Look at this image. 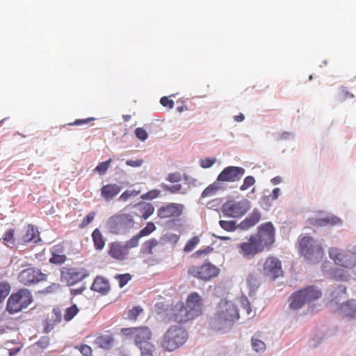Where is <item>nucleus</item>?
I'll use <instances>...</instances> for the list:
<instances>
[{"mask_svg":"<svg viewBox=\"0 0 356 356\" xmlns=\"http://www.w3.org/2000/svg\"><path fill=\"white\" fill-rule=\"evenodd\" d=\"M239 319L238 310L236 305L227 300H221L211 319V326L216 330L231 328Z\"/></svg>","mask_w":356,"mask_h":356,"instance_id":"f257e3e1","label":"nucleus"},{"mask_svg":"<svg viewBox=\"0 0 356 356\" xmlns=\"http://www.w3.org/2000/svg\"><path fill=\"white\" fill-rule=\"evenodd\" d=\"M120 333L127 337L133 338L136 346L141 350V353H145L146 356H151L153 345L149 341L152 338V332L148 327L122 328Z\"/></svg>","mask_w":356,"mask_h":356,"instance_id":"f03ea898","label":"nucleus"},{"mask_svg":"<svg viewBox=\"0 0 356 356\" xmlns=\"http://www.w3.org/2000/svg\"><path fill=\"white\" fill-rule=\"evenodd\" d=\"M298 250L307 260L314 264L321 261L324 255L321 243L309 236L299 238Z\"/></svg>","mask_w":356,"mask_h":356,"instance_id":"7ed1b4c3","label":"nucleus"},{"mask_svg":"<svg viewBox=\"0 0 356 356\" xmlns=\"http://www.w3.org/2000/svg\"><path fill=\"white\" fill-rule=\"evenodd\" d=\"M135 221L134 216L120 213L111 216L106 221V226L108 232L113 234H124L134 228Z\"/></svg>","mask_w":356,"mask_h":356,"instance_id":"20e7f679","label":"nucleus"},{"mask_svg":"<svg viewBox=\"0 0 356 356\" xmlns=\"http://www.w3.org/2000/svg\"><path fill=\"white\" fill-rule=\"evenodd\" d=\"M186 331L177 326L170 327L164 334L161 346L168 351H173L182 346L187 340Z\"/></svg>","mask_w":356,"mask_h":356,"instance_id":"39448f33","label":"nucleus"},{"mask_svg":"<svg viewBox=\"0 0 356 356\" xmlns=\"http://www.w3.org/2000/svg\"><path fill=\"white\" fill-rule=\"evenodd\" d=\"M32 301L33 296L31 291L27 289H20L12 293L8 298L6 309L10 314H16L28 307Z\"/></svg>","mask_w":356,"mask_h":356,"instance_id":"423d86ee","label":"nucleus"},{"mask_svg":"<svg viewBox=\"0 0 356 356\" xmlns=\"http://www.w3.org/2000/svg\"><path fill=\"white\" fill-rule=\"evenodd\" d=\"M322 296L320 290L314 286H309L294 293L291 296V302L290 307L293 309H298L302 307L305 303L311 302L318 299Z\"/></svg>","mask_w":356,"mask_h":356,"instance_id":"0eeeda50","label":"nucleus"},{"mask_svg":"<svg viewBox=\"0 0 356 356\" xmlns=\"http://www.w3.org/2000/svg\"><path fill=\"white\" fill-rule=\"evenodd\" d=\"M219 272V268L211 263H205L200 266H191L187 269L188 275L204 281H209L217 277Z\"/></svg>","mask_w":356,"mask_h":356,"instance_id":"6e6552de","label":"nucleus"},{"mask_svg":"<svg viewBox=\"0 0 356 356\" xmlns=\"http://www.w3.org/2000/svg\"><path fill=\"white\" fill-rule=\"evenodd\" d=\"M275 228L270 222L262 224L259 227L257 234L252 235L263 248L268 250L275 242Z\"/></svg>","mask_w":356,"mask_h":356,"instance_id":"1a4fd4ad","label":"nucleus"},{"mask_svg":"<svg viewBox=\"0 0 356 356\" xmlns=\"http://www.w3.org/2000/svg\"><path fill=\"white\" fill-rule=\"evenodd\" d=\"M329 256L336 264L342 267L352 268L356 266L355 252H343L337 248H331L329 250Z\"/></svg>","mask_w":356,"mask_h":356,"instance_id":"9d476101","label":"nucleus"},{"mask_svg":"<svg viewBox=\"0 0 356 356\" xmlns=\"http://www.w3.org/2000/svg\"><path fill=\"white\" fill-rule=\"evenodd\" d=\"M46 278L47 275L35 268L24 269L18 275V281L25 286H29L44 281Z\"/></svg>","mask_w":356,"mask_h":356,"instance_id":"9b49d317","label":"nucleus"},{"mask_svg":"<svg viewBox=\"0 0 356 356\" xmlns=\"http://www.w3.org/2000/svg\"><path fill=\"white\" fill-rule=\"evenodd\" d=\"M262 273L264 276L275 280L283 275L281 261L276 257H269L264 263Z\"/></svg>","mask_w":356,"mask_h":356,"instance_id":"f8f14e48","label":"nucleus"},{"mask_svg":"<svg viewBox=\"0 0 356 356\" xmlns=\"http://www.w3.org/2000/svg\"><path fill=\"white\" fill-rule=\"evenodd\" d=\"M184 206L179 203H168L157 210V216L161 219L176 218L179 217L184 211Z\"/></svg>","mask_w":356,"mask_h":356,"instance_id":"ddd939ff","label":"nucleus"},{"mask_svg":"<svg viewBox=\"0 0 356 356\" xmlns=\"http://www.w3.org/2000/svg\"><path fill=\"white\" fill-rule=\"evenodd\" d=\"M245 174V169L237 166H228L218 175L217 181L235 182L239 181Z\"/></svg>","mask_w":356,"mask_h":356,"instance_id":"4468645a","label":"nucleus"},{"mask_svg":"<svg viewBox=\"0 0 356 356\" xmlns=\"http://www.w3.org/2000/svg\"><path fill=\"white\" fill-rule=\"evenodd\" d=\"M223 213L229 217L239 218L248 211L245 204L243 202L228 201L222 205Z\"/></svg>","mask_w":356,"mask_h":356,"instance_id":"2eb2a0df","label":"nucleus"},{"mask_svg":"<svg viewBox=\"0 0 356 356\" xmlns=\"http://www.w3.org/2000/svg\"><path fill=\"white\" fill-rule=\"evenodd\" d=\"M238 248L240 250L239 252L248 259H251L255 254L264 251L263 248H261L252 235L248 241L240 243L238 245Z\"/></svg>","mask_w":356,"mask_h":356,"instance_id":"dca6fc26","label":"nucleus"},{"mask_svg":"<svg viewBox=\"0 0 356 356\" xmlns=\"http://www.w3.org/2000/svg\"><path fill=\"white\" fill-rule=\"evenodd\" d=\"M185 306L193 318L201 315L202 313V299L201 296L196 292L191 293L188 296Z\"/></svg>","mask_w":356,"mask_h":356,"instance_id":"f3484780","label":"nucleus"},{"mask_svg":"<svg viewBox=\"0 0 356 356\" xmlns=\"http://www.w3.org/2000/svg\"><path fill=\"white\" fill-rule=\"evenodd\" d=\"M88 275L84 269L65 268L61 272L62 279L68 286H72L82 280Z\"/></svg>","mask_w":356,"mask_h":356,"instance_id":"a211bd4d","label":"nucleus"},{"mask_svg":"<svg viewBox=\"0 0 356 356\" xmlns=\"http://www.w3.org/2000/svg\"><path fill=\"white\" fill-rule=\"evenodd\" d=\"M172 319L177 323H183L193 320V317L182 302L177 303L172 309Z\"/></svg>","mask_w":356,"mask_h":356,"instance_id":"6ab92c4d","label":"nucleus"},{"mask_svg":"<svg viewBox=\"0 0 356 356\" xmlns=\"http://www.w3.org/2000/svg\"><path fill=\"white\" fill-rule=\"evenodd\" d=\"M108 254L118 261H124L127 258L129 252L124 244L115 241L108 245Z\"/></svg>","mask_w":356,"mask_h":356,"instance_id":"aec40b11","label":"nucleus"},{"mask_svg":"<svg viewBox=\"0 0 356 356\" xmlns=\"http://www.w3.org/2000/svg\"><path fill=\"white\" fill-rule=\"evenodd\" d=\"M134 207L137 209L138 213L135 216H138L142 220H147L154 212V207L149 202H140L136 204Z\"/></svg>","mask_w":356,"mask_h":356,"instance_id":"412c9836","label":"nucleus"},{"mask_svg":"<svg viewBox=\"0 0 356 356\" xmlns=\"http://www.w3.org/2000/svg\"><path fill=\"white\" fill-rule=\"evenodd\" d=\"M62 321V314L59 308H54L51 318H48L45 321V325L44 327V332L48 333L51 332L54 326L60 323Z\"/></svg>","mask_w":356,"mask_h":356,"instance_id":"4be33fe9","label":"nucleus"},{"mask_svg":"<svg viewBox=\"0 0 356 356\" xmlns=\"http://www.w3.org/2000/svg\"><path fill=\"white\" fill-rule=\"evenodd\" d=\"M121 191V187L116 184H108L101 188V195L106 200L114 198Z\"/></svg>","mask_w":356,"mask_h":356,"instance_id":"5701e85b","label":"nucleus"},{"mask_svg":"<svg viewBox=\"0 0 356 356\" xmlns=\"http://www.w3.org/2000/svg\"><path fill=\"white\" fill-rule=\"evenodd\" d=\"M91 289L101 294L105 295L110 291L108 282L102 277H97L91 286Z\"/></svg>","mask_w":356,"mask_h":356,"instance_id":"b1692460","label":"nucleus"},{"mask_svg":"<svg viewBox=\"0 0 356 356\" xmlns=\"http://www.w3.org/2000/svg\"><path fill=\"white\" fill-rule=\"evenodd\" d=\"M38 230L31 224H29L26 227V231L22 236L23 243L33 242L36 243L40 241Z\"/></svg>","mask_w":356,"mask_h":356,"instance_id":"393cba45","label":"nucleus"},{"mask_svg":"<svg viewBox=\"0 0 356 356\" xmlns=\"http://www.w3.org/2000/svg\"><path fill=\"white\" fill-rule=\"evenodd\" d=\"M311 223L316 226L336 225L341 223V219L335 216H327L324 218H319L311 220Z\"/></svg>","mask_w":356,"mask_h":356,"instance_id":"a878e982","label":"nucleus"},{"mask_svg":"<svg viewBox=\"0 0 356 356\" xmlns=\"http://www.w3.org/2000/svg\"><path fill=\"white\" fill-rule=\"evenodd\" d=\"M260 220V212L257 210H254L249 216L241 222L239 226L242 229H248L254 226Z\"/></svg>","mask_w":356,"mask_h":356,"instance_id":"bb28decb","label":"nucleus"},{"mask_svg":"<svg viewBox=\"0 0 356 356\" xmlns=\"http://www.w3.org/2000/svg\"><path fill=\"white\" fill-rule=\"evenodd\" d=\"M15 229L10 228L7 229L2 237L0 238V242L8 248H13L17 245L16 238L15 236Z\"/></svg>","mask_w":356,"mask_h":356,"instance_id":"cd10ccee","label":"nucleus"},{"mask_svg":"<svg viewBox=\"0 0 356 356\" xmlns=\"http://www.w3.org/2000/svg\"><path fill=\"white\" fill-rule=\"evenodd\" d=\"M60 251H63V247L60 245H54L52 248L51 257L49 259L51 264L60 265L67 260L66 255L58 253Z\"/></svg>","mask_w":356,"mask_h":356,"instance_id":"c85d7f7f","label":"nucleus"},{"mask_svg":"<svg viewBox=\"0 0 356 356\" xmlns=\"http://www.w3.org/2000/svg\"><path fill=\"white\" fill-rule=\"evenodd\" d=\"M113 343V337L109 334H102L98 336L94 343L99 348L108 349Z\"/></svg>","mask_w":356,"mask_h":356,"instance_id":"c756f323","label":"nucleus"},{"mask_svg":"<svg viewBox=\"0 0 356 356\" xmlns=\"http://www.w3.org/2000/svg\"><path fill=\"white\" fill-rule=\"evenodd\" d=\"M159 245V242L154 238L145 241L140 248V253L143 255H149L154 253L153 250Z\"/></svg>","mask_w":356,"mask_h":356,"instance_id":"7c9ffc66","label":"nucleus"},{"mask_svg":"<svg viewBox=\"0 0 356 356\" xmlns=\"http://www.w3.org/2000/svg\"><path fill=\"white\" fill-rule=\"evenodd\" d=\"M341 310L346 317L356 318V302L355 300L347 301L341 305Z\"/></svg>","mask_w":356,"mask_h":356,"instance_id":"2f4dec72","label":"nucleus"},{"mask_svg":"<svg viewBox=\"0 0 356 356\" xmlns=\"http://www.w3.org/2000/svg\"><path fill=\"white\" fill-rule=\"evenodd\" d=\"M94 246L96 250H101L105 245V240L99 229H95L92 233Z\"/></svg>","mask_w":356,"mask_h":356,"instance_id":"473e14b6","label":"nucleus"},{"mask_svg":"<svg viewBox=\"0 0 356 356\" xmlns=\"http://www.w3.org/2000/svg\"><path fill=\"white\" fill-rule=\"evenodd\" d=\"M220 188L218 181H216L208 186L202 193V198L213 196L216 192Z\"/></svg>","mask_w":356,"mask_h":356,"instance_id":"72a5a7b5","label":"nucleus"},{"mask_svg":"<svg viewBox=\"0 0 356 356\" xmlns=\"http://www.w3.org/2000/svg\"><path fill=\"white\" fill-rule=\"evenodd\" d=\"M79 311L76 305H73L67 308L63 315L64 320L67 322L71 321L78 314Z\"/></svg>","mask_w":356,"mask_h":356,"instance_id":"f704fd0d","label":"nucleus"},{"mask_svg":"<svg viewBox=\"0 0 356 356\" xmlns=\"http://www.w3.org/2000/svg\"><path fill=\"white\" fill-rule=\"evenodd\" d=\"M338 99L341 102L346 101L354 97V95L349 92L346 87L341 86L338 90Z\"/></svg>","mask_w":356,"mask_h":356,"instance_id":"c9c22d12","label":"nucleus"},{"mask_svg":"<svg viewBox=\"0 0 356 356\" xmlns=\"http://www.w3.org/2000/svg\"><path fill=\"white\" fill-rule=\"evenodd\" d=\"M156 230V226L152 222L147 223L146 226L140 229L138 234L142 238L147 236Z\"/></svg>","mask_w":356,"mask_h":356,"instance_id":"e433bc0d","label":"nucleus"},{"mask_svg":"<svg viewBox=\"0 0 356 356\" xmlns=\"http://www.w3.org/2000/svg\"><path fill=\"white\" fill-rule=\"evenodd\" d=\"M10 291V286L8 282H0V303L8 296Z\"/></svg>","mask_w":356,"mask_h":356,"instance_id":"4c0bfd02","label":"nucleus"},{"mask_svg":"<svg viewBox=\"0 0 356 356\" xmlns=\"http://www.w3.org/2000/svg\"><path fill=\"white\" fill-rule=\"evenodd\" d=\"M200 243V238L198 236H195L189 239L186 244L184 248V251L185 252H191Z\"/></svg>","mask_w":356,"mask_h":356,"instance_id":"58836bf2","label":"nucleus"},{"mask_svg":"<svg viewBox=\"0 0 356 356\" xmlns=\"http://www.w3.org/2000/svg\"><path fill=\"white\" fill-rule=\"evenodd\" d=\"M140 238L141 237L138 234H136L129 240H128L124 244L127 251L129 252L130 249L138 247L139 245V241Z\"/></svg>","mask_w":356,"mask_h":356,"instance_id":"ea45409f","label":"nucleus"},{"mask_svg":"<svg viewBox=\"0 0 356 356\" xmlns=\"http://www.w3.org/2000/svg\"><path fill=\"white\" fill-rule=\"evenodd\" d=\"M140 194V191L136 190H127L123 192L119 197V200L127 202L130 197H136Z\"/></svg>","mask_w":356,"mask_h":356,"instance_id":"a19ab883","label":"nucleus"},{"mask_svg":"<svg viewBox=\"0 0 356 356\" xmlns=\"http://www.w3.org/2000/svg\"><path fill=\"white\" fill-rule=\"evenodd\" d=\"M161 187L163 188V191H168L172 194H175V193H179L182 188L181 185L179 184L172 185V186H169L168 184L163 183L161 184Z\"/></svg>","mask_w":356,"mask_h":356,"instance_id":"79ce46f5","label":"nucleus"},{"mask_svg":"<svg viewBox=\"0 0 356 356\" xmlns=\"http://www.w3.org/2000/svg\"><path fill=\"white\" fill-rule=\"evenodd\" d=\"M252 346L256 352H263L266 349L265 343L254 337L252 339Z\"/></svg>","mask_w":356,"mask_h":356,"instance_id":"37998d69","label":"nucleus"},{"mask_svg":"<svg viewBox=\"0 0 356 356\" xmlns=\"http://www.w3.org/2000/svg\"><path fill=\"white\" fill-rule=\"evenodd\" d=\"M111 161L112 160L109 159L106 161L99 163L95 168V170L97 171L100 175L104 174L110 167Z\"/></svg>","mask_w":356,"mask_h":356,"instance_id":"c03bdc74","label":"nucleus"},{"mask_svg":"<svg viewBox=\"0 0 356 356\" xmlns=\"http://www.w3.org/2000/svg\"><path fill=\"white\" fill-rule=\"evenodd\" d=\"M219 224L220 227L227 231V232H232L236 229V222L232 220H220Z\"/></svg>","mask_w":356,"mask_h":356,"instance_id":"a18cd8bd","label":"nucleus"},{"mask_svg":"<svg viewBox=\"0 0 356 356\" xmlns=\"http://www.w3.org/2000/svg\"><path fill=\"white\" fill-rule=\"evenodd\" d=\"M255 179L252 176L246 177L244 180L243 184L240 186V190L243 191L248 189L250 186H253L255 184Z\"/></svg>","mask_w":356,"mask_h":356,"instance_id":"49530a36","label":"nucleus"},{"mask_svg":"<svg viewBox=\"0 0 356 356\" xmlns=\"http://www.w3.org/2000/svg\"><path fill=\"white\" fill-rule=\"evenodd\" d=\"M115 279L118 281L119 286L122 288L131 279V276L129 273L118 275Z\"/></svg>","mask_w":356,"mask_h":356,"instance_id":"de8ad7c7","label":"nucleus"},{"mask_svg":"<svg viewBox=\"0 0 356 356\" xmlns=\"http://www.w3.org/2000/svg\"><path fill=\"white\" fill-rule=\"evenodd\" d=\"M142 312L143 309L140 307H134L129 311L127 316L129 319L135 321Z\"/></svg>","mask_w":356,"mask_h":356,"instance_id":"09e8293b","label":"nucleus"},{"mask_svg":"<svg viewBox=\"0 0 356 356\" xmlns=\"http://www.w3.org/2000/svg\"><path fill=\"white\" fill-rule=\"evenodd\" d=\"M96 213L95 211L90 212L82 220L80 224V227L83 228L87 227L95 218Z\"/></svg>","mask_w":356,"mask_h":356,"instance_id":"8fccbe9b","label":"nucleus"},{"mask_svg":"<svg viewBox=\"0 0 356 356\" xmlns=\"http://www.w3.org/2000/svg\"><path fill=\"white\" fill-rule=\"evenodd\" d=\"M135 134H136V137L142 141H144L145 140H146L148 136V134H147L146 130L142 127L136 128L135 130Z\"/></svg>","mask_w":356,"mask_h":356,"instance_id":"3c124183","label":"nucleus"},{"mask_svg":"<svg viewBox=\"0 0 356 356\" xmlns=\"http://www.w3.org/2000/svg\"><path fill=\"white\" fill-rule=\"evenodd\" d=\"M159 195H160V191L154 189V190H151V191H148L145 194H143L141 196V197L143 199H146V200H152V199H154V198L159 197Z\"/></svg>","mask_w":356,"mask_h":356,"instance_id":"603ef678","label":"nucleus"},{"mask_svg":"<svg viewBox=\"0 0 356 356\" xmlns=\"http://www.w3.org/2000/svg\"><path fill=\"white\" fill-rule=\"evenodd\" d=\"M166 179L171 183H178L181 180V175L178 172H172L168 175Z\"/></svg>","mask_w":356,"mask_h":356,"instance_id":"864d4df0","label":"nucleus"},{"mask_svg":"<svg viewBox=\"0 0 356 356\" xmlns=\"http://www.w3.org/2000/svg\"><path fill=\"white\" fill-rule=\"evenodd\" d=\"M78 349L83 356H92V350L90 346L86 344L81 345Z\"/></svg>","mask_w":356,"mask_h":356,"instance_id":"5fc2aeb1","label":"nucleus"},{"mask_svg":"<svg viewBox=\"0 0 356 356\" xmlns=\"http://www.w3.org/2000/svg\"><path fill=\"white\" fill-rule=\"evenodd\" d=\"M160 103L163 107L171 109L174 107V102L168 97H163L160 99Z\"/></svg>","mask_w":356,"mask_h":356,"instance_id":"6e6d98bb","label":"nucleus"},{"mask_svg":"<svg viewBox=\"0 0 356 356\" xmlns=\"http://www.w3.org/2000/svg\"><path fill=\"white\" fill-rule=\"evenodd\" d=\"M215 162H216L215 158H212V159L206 158L204 159L201 160V161H200L201 167H202L203 168H210L215 163Z\"/></svg>","mask_w":356,"mask_h":356,"instance_id":"4d7b16f0","label":"nucleus"},{"mask_svg":"<svg viewBox=\"0 0 356 356\" xmlns=\"http://www.w3.org/2000/svg\"><path fill=\"white\" fill-rule=\"evenodd\" d=\"M144 161L143 159H136V160H127L126 164L129 166L133 167V168H138L143 165Z\"/></svg>","mask_w":356,"mask_h":356,"instance_id":"13d9d810","label":"nucleus"},{"mask_svg":"<svg viewBox=\"0 0 356 356\" xmlns=\"http://www.w3.org/2000/svg\"><path fill=\"white\" fill-rule=\"evenodd\" d=\"M86 289V286L84 284H83L78 288L71 289L70 294L72 296V298H74L76 296L81 294Z\"/></svg>","mask_w":356,"mask_h":356,"instance_id":"bf43d9fd","label":"nucleus"},{"mask_svg":"<svg viewBox=\"0 0 356 356\" xmlns=\"http://www.w3.org/2000/svg\"><path fill=\"white\" fill-rule=\"evenodd\" d=\"M213 248H211L210 246H207V248H205L204 249L199 250L196 251L193 254V255L195 257H200L202 254H207L213 251Z\"/></svg>","mask_w":356,"mask_h":356,"instance_id":"052dcab7","label":"nucleus"},{"mask_svg":"<svg viewBox=\"0 0 356 356\" xmlns=\"http://www.w3.org/2000/svg\"><path fill=\"white\" fill-rule=\"evenodd\" d=\"M242 305L244 310H245L246 314L250 316L252 313V309L250 307V303L248 299H244L242 300Z\"/></svg>","mask_w":356,"mask_h":356,"instance_id":"680f3d73","label":"nucleus"},{"mask_svg":"<svg viewBox=\"0 0 356 356\" xmlns=\"http://www.w3.org/2000/svg\"><path fill=\"white\" fill-rule=\"evenodd\" d=\"M94 118H88L86 119H81V120H76L74 122L70 123L69 125H81L83 124H86L90 121L94 120Z\"/></svg>","mask_w":356,"mask_h":356,"instance_id":"e2e57ef3","label":"nucleus"},{"mask_svg":"<svg viewBox=\"0 0 356 356\" xmlns=\"http://www.w3.org/2000/svg\"><path fill=\"white\" fill-rule=\"evenodd\" d=\"M59 288H60V284H56V283H53L51 285H49V286H47L45 289V291L47 293H53V292L58 290Z\"/></svg>","mask_w":356,"mask_h":356,"instance_id":"0e129e2a","label":"nucleus"},{"mask_svg":"<svg viewBox=\"0 0 356 356\" xmlns=\"http://www.w3.org/2000/svg\"><path fill=\"white\" fill-rule=\"evenodd\" d=\"M247 282L250 285L256 286L258 284L257 280L253 275H250L247 279Z\"/></svg>","mask_w":356,"mask_h":356,"instance_id":"69168bd1","label":"nucleus"},{"mask_svg":"<svg viewBox=\"0 0 356 356\" xmlns=\"http://www.w3.org/2000/svg\"><path fill=\"white\" fill-rule=\"evenodd\" d=\"M280 194V189L279 188H275L272 191V200H275L278 198Z\"/></svg>","mask_w":356,"mask_h":356,"instance_id":"338daca9","label":"nucleus"},{"mask_svg":"<svg viewBox=\"0 0 356 356\" xmlns=\"http://www.w3.org/2000/svg\"><path fill=\"white\" fill-rule=\"evenodd\" d=\"M244 118L245 117L243 113H239L238 115L234 116V120L238 122H242Z\"/></svg>","mask_w":356,"mask_h":356,"instance_id":"774afa93","label":"nucleus"}]
</instances>
